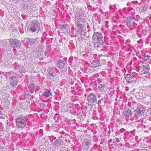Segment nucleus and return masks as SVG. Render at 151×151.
I'll return each mask as SVG.
<instances>
[{
    "label": "nucleus",
    "mask_w": 151,
    "mask_h": 151,
    "mask_svg": "<svg viewBox=\"0 0 151 151\" xmlns=\"http://www.w3.org/2000/svg\"><path fill=\"white\" fill-rule=\"evenodd\" d=\"M45 53L44 51H41L38 54V58H39V59L40 60L43 59V58L44 57Z\"/></svg>",
    "instance_id": "17"
},
{
    "label": "nucleus",
    "mask_w": 151,
    "mask_h": 151,
    "mask_svg": "<svg viewBox=\"0 0 151 151\" xmlns=\"http://www.w3.org/2000/svg\"><path fill=\"white\" fill-rule=\"evenodd\" d=\"M9 41L10 45L14 49H18L21 46V42L17 39H9Z\"/></svg>",
    "instance_id": "4"
},
{
    "label": "nucleus",
    "mask_w": 151,
    "mask_h": 151,
    "mask_svg": "<svg viewBox=\"0 0 151 151\" xmlns=\"http://www.w3.org/2000/svg\"><path fill=\"white\" fill-rule=\"evenodd\" d=\"M98 88L99 91L103 93H104L107 90V87L105 84H100Z\"/></svg>",
    "instance_id": "10"
},
{
    "label": "nucleus",
    "mask_w": 151,
    "mask_h": 151,
    "mask_svg": "<svg viewBox=\"0 0 151 151\" xmlns=\"http://www.w3.org/2000/svg\"><path fill=\"white\" fill-rule=\"evenodd\" d=\"M68 29V25L65 24L60 26V30L61 31H62V32L66 33V32H68L67 30Z\"/></svg>",
    "instance_id": "12"
},
{
    "label": "nucleus",
    "mask_w": 151,
    "mask_h": 151,
    "mask_svg": "<svg viewBox=\"0 0 151 151\" xmlns=\"http://www.w3.org/2000/svg\"><path fill=\"white\" fill-rule=\"evenodd\" d=\"M125 78L127 81L129 83L132 82L134 80V78L133 77L129 74L127 75Z\"/></svg>",
    "instance_id": "14"
},
{
    "label": "nucleus",
    "mask_w": 151,
    "mask_h": 151,
    "mask_svg": "<svg viewBox=\"0 0 151 151\" xmlns=\"http://www.w3.org/2000/svg\"><path fill=\"white\" fill-rule=\"evenodd\" d=\"M12 73L11 72H9V73Z\"/></svg>",
    "instance_id": "28"
},
{
    "label": "nucleus",
    "mask_w": 151,
    "mask_h": 151,
    "mask_svg": "<svg viewBox=\"0 0 151 151\" xmlns=\"http://www.w3.org/2000/svg\"><path fill=\"white\" fill-rule=\"evenodd\" d=\"M103 36L102 34L98 32H94L92 37V40L93 45L96 46H98L99 44L102 41Z\"/></svg>",
    "instance_id": "1"
},
{
    "label": "nucleus",
    "mask_w": 151,
    "mask_h": 151,
    "mask_svg": "<svg viewBox=\"0 0 151 151\" xmlns=\"http://www.w3.org/2000/svg\"><path fill=\"white\" fill-rule=\"evenodd\" d=\"M143 67V70L142 71V73L145 74L148 73L150 70L148 64H147L145 65H144Z\"/></svg>",
    "instance_id": "11"
},
{
    "label": "nucleus",
    "mask_w": 151,
    "mask_h": 151,
    "mask_svg": "<svg viewBox=\"0 0 151 151\" xmlns=\"http://www.w3.org/2000/svg\"><path fill=\"white\" fill-rule=\"evenodd\" d=\"M36 39H35L27 38L26 39V42L28 44L30 45H32L35 41Z\"/></svg>",
    "instance_id": "15"
},
{
    "label": "nucleus",
    "mask_w": 151,
    "mask_h": 151,
    "mask_svg": "<svg viewBox=\"0 0 151 151\" xmlns=\"http://www.w3.org/2000/svg\"><path fill=\"white\" fill-rule=\"evenodd\" d=\"M9 81L10 85L12 86L17 85L18 81L17 78L15 76H12L9 78Z\"/></svg>",
    "instance_id": "7"
},
{
    "label": "nucleus",
    "mask_w": 151,
    "mask_h": 151,
    "mask_svg": "<svg viewBox=\"0 0 151 151\" xmlns=\"http://www.w3.org/2000/svg\"><path fill=\"white\" fill-rule=\"evenodd\" d=\"M61 141V140H55V142H54L55 145H58V146L60 145V143H59V142H60Z\"/></svg>",
    "instance_id": "21"
},
{
    "label": "nucleus",
    "mask_w": 151,
    "mask_h": 151,
    "mask_svg": "<svg viewBox=\"0 0 151 151\" xmlns=\"http://www.w3.org/2000/svg\"><path fill=\"white\" fill-rule=\"evenodd\" d=\"M3 48H5L7 47L8 43L5 40L2 41L0 43Z\"/></svg>",
    "instance_id": "18"
},
{
    "label": "nucleus",
    "mask_w": 151,
    "mask_h": 151,
    "mask_svg": "<svg viewBox=\"0 0 151 151\" xmlns=\"http://www.w3.org/2000/svg\"><path fill=\"white\" fill-rule=\"evenodd\" d=\"M101 65L100 62L98 60H94L93 63V65L91 66V67L93 68H98V69L100 68Z\"/></svg>",
    "instance_id": "9"
},
{
    "label": "nucleus",
    "mask_w": 151,
    "mask_h": 151,
    "mask_svg": "<svg viewBox=\"0 0 151 151\" xmlns=\"http://www.w3.org/2000/svg\"><path fill=\"white\" fill-rule=\"evenodd\" d=\"M93 141L88 138L85 139L82 142V146L84 151H87L89 148H91V145Z\"/></svg>",
    "instance_id": "3"
},
{
    "label": "nucleus",
    "mask_w": 151,
    "mask_h": 151,
    "mask_svg": "<svg viewBox=\"0 0 151 151\" xmlns=\"http://www.w3.org/2000/svg\"><path fill=\"white\" fill-rule=\"evenodd\" d=\"M124 112L125 113H127V114H126L125 115V116H129V113L128 111H125Z\"/></svg>",
    "instance_id": "24"
},
{
    "label": "nucleus",
    "mask_w": 151,
    "mask_h": 151,
    "mask_svg": "<svg viewBox=\"0 0 151 151\" xmlns=\"http://www.w3.org/2000/svg\"><path fill=\"white\" fill-rule=\"evenodd\" d=\"M2 111L0 110V115L2 114Z\"/></svg>",
    "instance_id": "26"
},
{
    "label": "nucleus",
    "mask_w": 151,
    "mask_h": 151,
    "mask_svg": "<svg viewBox=\"0 0 151 151\" xmlns=\"http://www.w3.org/2000/svg\"><path fill=\"white\" fill-rule=\"evenodd\" d=\"M43 95L46 97H48L52 94L51 92L50 91L44 92L43 93Z\"/></svg>",
    "instance_id": "19"
},
{
    "label": "nucleus",
    "mask_w": 151,
    "mask_h": 151,
    "mask_svg": "<svg viewBox=\"0 0 151 151\" xmlns=\"http://www.w3.org/2000/svg\"><path fill=\"white\" fill-rule=\"evenodd\" d=\"M40 106L42 107H44L46 106L43 103H40Z\"/></svg>",
    "instance_id": "23"
},
{
    "label": "nucleus",
    "mask_w": 151,
    "mask_h": 151,
    "mask_svg": "<svg viewBox=\"0 0 151 151\" xmlns=\"http://www.w3.org/2000/svg\"><path fill=\"white\" fill-rule=\"evenodd\" d=\"M127 26L129 27L131 26V22L132 20V17L130 16L128 17L127 19Z\"/></svg>",
    "instance_id": "16"
},
{
    "label": "nucleus",
    "mask_w": 151,
    "mask_h": 151,
    "mask_svg": "<svg viewBox=\"0 0 151 151\" xmlns=\"http://www.w3.org/2000/svg\"><path fill=\"white\" fill-rule=\"evenodd\" d=\"M56 64L57 66L59 68L62 69L64 67V63L61 60H60L58 61Z\"/></svg>",
    "instance_id": "13"
},
{
    "label": "nucleus",
    "mask_w": 151,
    "mask_h": 151,
    "mask_svg": "<svg viewBox=\"0 0 151 151\" xmlns=\"http://www.w3.org/2000/svg\"><path fill=\"white\" fill-rule=\"evenodd\" d=\"M17 127L22 129L26 126L25 121L22 116H18L16 119Z\"/></svg>",
    "instance_id": "2"
},
{
    "label": "nucleus",
    "mask_w": 151,
    "mask_h": 151,
    "mask_svg": "<svg viewBox=\"0 0 151 151\" xmlns=\"http://www.w3.org/2000/svg\"><path fill=\"white\" fill-rule=\"evenodd\" d=\"M84 14L83 12H82V10L81 9L76 13V15L78 18L77 19V20H78V22H84L85 19L84 17Z\"/></svg>",
    "instance_id": "6"
},
{
    "label": "nucleus",
    "mask_w": 151,
    "mask_h": 151,
    "mask_svg": "<svg viewBox=\"0 0 151 151\" xmlns=\"http://www.w3.org/2000/svg\"><path fill=\"white\" fill-rule=\"evenodd\" d=\"M87 100L88 105H93L97 102V97L93 93H90L87 96Z\"/></svg>",
    "instance_id": "5"
},
{
    "label": "nucleus",
    "mask_w": 151,
    "mask_h": 151,
    "mask_svg": "<svg viewBox=\"0 0 151 151\" xmlns=\"http://www.w3.org/2000/svg\"><path fill=\"white\" fill-rule=\"evenodd\" d=\"M37 25L35 24H32L31 26H30L28 27L27 32H35L36 30V28H37Z\"/></svg>",
    "instance_id": "8"
},
{
    "label": "nucleus",
    "mask_w": 151,
    "mask_h": 151,
    "mask_svg": "<svg viewBox=\"0 0 151 151\" xmlns=\"http://www.w3.org/2000/svg\"><path fill=\"white\" fill-rule=\"evenodd\" d=\"M141 151H148L146 149H142Z\"/></svg>",
    "instance_id": "25"
},
{
    "label": "nucleus",
    "mask_w": 151,
    "mask_h": 151,
    "mask_svg": "<svg viewBox=\"0 0 151 151\" xmlns=\"http://www.w3.org/2000/svg\"><path fill=\"white\" fill-rule=\"evenodd\" d=\"M15 1L16 2V1H17V0H15Z\"/></svg>",
    "instance_id": "27"
},
{
    "label": "nucleus",
    "mask_w": 151,
    "mask_h": 151,
    "mask_svg": "<svg viewBox=\"0 0 151 151\" xmlns=\"http://www.w3.org/2000/svg\"><path fill=\"white\" fill-rule=\"evenodd\" d=\"M150 58V56L147 55H144L143 57L144 60H147Z\"/></svg>",
    "instance_id": "20"
},
{
    "label": "nucleus",
    "mask_w": 151,
    "mask_h": 151,
    "mask_svg": "<svg viewBox=\"0 0 151 151\" xmlns=\"http://www.w3.org/2000/svg\"><path fill=\"white\" fill-rule=\"evenodd\" d=\"M91 48H89L87 51L86 52L88 54L90 55L92 54Z\"/></svg>",
    "instance_id": "22"
}]
</instances>
